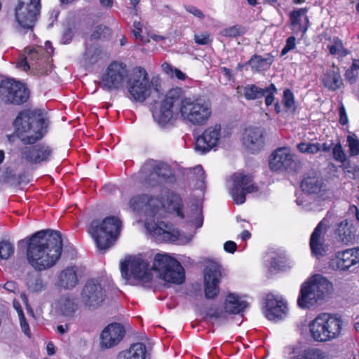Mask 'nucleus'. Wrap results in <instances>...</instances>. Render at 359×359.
I'll return each instance as SVG.
<instances>
[{"label": "nucleus", "mask_w": 359, "mask_h": 359, "mask_svg": "<svg viewBox=\"0 0 359 359\" xmlns=\"http://www.w3.org/2000/svg\"><path fill=\"white\" fill-rule=\"evenodd\" d=\"M269 168L276 172H292L296 170L297 162L287 147L276 149L271 155Z\"/></svg>", "instance_id": "15"}, {"label": "nucleus", "mask_w": 359, "mask_h": 359, "mask_svg": "<svg viewBox=\"0 0 359 359\" xmlns=\"http://www.w3.org/2000/svg\"><path fill=\"white\" fill-rule=\"evenodd\" d=\"M151 269L158 271L160 278L167 283L180 285L184 282V268L175 258L166 253L156 254L151 268L140 257H129L121 263V274L126 279L133 278L149 283L152 279Z\"/></svg>", "instance_id": "1"}, {"label": "nucleus", "mask_w": 359, "mask_h": 359, "mask_svg": "<svg viewBox=\"0 0 359 359\" xmlns=\"http://www.w3.org/2000/svg\"><path fill=\"white\" fill-rule=\"evenodd\" d=\"M283 103L287 109H292L294 105V97L290 89L283 91Z\"/></svg>", "instance_id": "47"}, {"label": "nucleus", "mask_w": 359, "mask_h": 359, "mask_svg": "<svg viewBox=\"0 0 359 359\" xmlns=\"http://www.w3.org/2000/svg\"><path fill=\"white\" fill-rule=\"evenodd\" d=\"M171 171L169 167L165 164H158L154 167L152 175H156L158 177L163 179L169 177Z\"/></svg>", "instance_id": "45"}, {"label": "nucleus", "mask_w": 359, "mask_h": 359, "mask_svg": "<svg viewBox=\"0 0 359 359\" xmlns=\"http://www.w3.org/2000/svg\"><path fill=\"white\" fill-rule=\"evenodd\" d=\"M18 138L24 144H33L46 133L48 120L39 110H25L13 121Z\"/></svg>", "instance_id": "3"}, {"label": "nucleus", "mask_w": 359, "mask_h": 359, "mask_svg": "<svg viewBox=\"0 0 359 359\" xmlns=\"http://www.w3.org/2000/svg\"><path fill=\"white\" fill-rule=\"evenodd\" d=\"M194 41L198 45H208L212 42L210 35L208 32L196 34Z\"/></svg>", "instance_id": "49"}, {"label": "nucleus", "mask_w": 359, "mask_h": 359, "mask_svg": "<svg viewBox=\"0 0 359 359\" xmlns=\"http://www.w3.org/2000/svg\"><path fill=\"white\" fill-rule=\"evenodd\" d=\"M145 227L156 239L160 241L175 242L178 240L180 236L177 229H173L171 225L163 222H147Z\"/></svg>", "instance_id": "20"}, {"label": "nucleus", "mask_w": 359, "mask_h": 359, "mask_svg": "<svg viewBox=\"0 0 359 359\" xmlns=\"http://www.w3.org/2000/svg\"><path fill=\"white\" fill-rule=\"evenodd\" d=\"M221 278L220 264L209 262L204 271L205 295L207 299H213L217 296Z\"/></svg>", "instance_id": "16"}, {"label": "nucleus", "mask_w": 359, "mask_h": 359, "mask_svg": "<svg viewBox=\"0 0 359 359\" xmlns=\"http://www.w3.org/2000/svg\"><path fill=\"white\" fill-rule=\"evenodd\" d=\"M128 76L126 65L114 61L101 74L98 86L106 91L118 90L124 87Z\"/></svg>", "instance_id": "8"}, {"label": "nucleus", "mask_w": 359, "mask_h": 359, "mask_svg": "<svg viewBox=\"0 0 359 359\" xmlns=\"http://www.w3.org/2000/svg\"><path fill=\"white\" fill-rule=\"evenodd\" d=\"M78 309L76 299L71 296H62L56 302L57 313L67 319L73 318Z\"/></svg>", "instance_id": "29"}, {"label": "nucleus", "mask_w": 359, "mask_h": 359, "mask_svg": "<svg viewBox=\"0 0 359 359\" xmlns=\"http://www.w3.org/2000/svg\"><path fill=\"white\" fill-rule=\"evenodd\" d=\"M111 35V29L103 25H97L95 27L93 33L90 35L91 40H102L108 39Z\"/></svg>", "instance_id": "38"}, {"label": "nucleus", "mask_w": 359, "mask_h": 359, "mask_svg": "<svg viewBox=\"0 0 359 359\" xmlns=\"http://www.w3.org/2000/svg\"><path fill=\"white\" fill-rule=\"evenodd\" d=\"M157 11L162 15L168 16L173 12V10L168 5L161 4L157 6Z\"/></svg>", "instance_id": "54"}, {"label": "nucleus", "mask_w": 359, "mask_h": 359, "mask_svg": "<svg viewBox=\"0 0 359 359\" xmlns=\"http://www.w3.org/2000/svg\"><path fill=\"white\" fill-rule=\"evenodd\" d=\"M25 52L29 62L33 63V62L39 60L41 55L40 52H42V50L39 48H27L25 49Z\"/></svg>", "instance_id": "50"}, {"label": "nucleus", "mask_w": 359, "mask_h": 359, "mask_svg": "<svg viewBox=\"0 0 359 359\" xmlns=\"http://www.w3.org/2000/svg\"><path fill=\"white\" fill-rule=\"evenodd\" d=\"M222 35L226 37H236L243 33L241 26L235 25L222 30Z\"/></svg>", "instance_id": "48"}, {"label": "nucleus", "mask_w": 359, "mask_h": 359, "mask_svg": "<svg viewBox=\"0 0 359 359\" xmlns=\"http://www.w3.org/2000/svg\"><path fill=\"white\" fill-rule=\"evenodd\" d=\"M100 50L94 47H86L83 60L86 65H93L98 61Z\"/></svg>", "instance_id": "41"}, {"label": "nucleus", "mask_w": 359, "mask_h": 359, "mask_svg": "<svg viewBox=\"0 0 359 359\" xmlns=\"http://www.w3.org/2000/svg\"><path fill=\"white\" fill-rule=\"evenodd\" d=\"M296 39L294 36H290L286 40V44L281 50V56L287 53L290 50H293L296 46Z\"/></svg>", "instance_id": "52"}, {"label": "nucleus", "mask_w": 359, "mask_h": 359, "mask_svg": "<svg viewBox=\"0 0 359 359\" xmlns=\"http://www.w3.org/2000/svg\"><path fill=\"white\" fill-rule=\"evenodd\" d=\"M237 248V245L233 241H226L224 245V249L226 252L229 253H233Z\"/></svg>", "instance_id": "57"}, {"label": "nucleus", "mask_w": 359, "mask_h": 359, "mask_svg": "<svg viewBox=\"0 0 359 359\" xmlns=\"http://www.w3.org/2000/svg\"><path fill=\"white\" fill-rule=\"evenodd\" d=\"M232 180L233 186L230 189V194L236 204H243L245 201L247 194L258 191V187L253 183L251 175L236 172L232 176Z\"/></svg>", "instance_id": "12"}, {"label": "nucleus", "mask_w": 359, "mask_h": 359, "mask_svg": "<svg viewBox=\"0 0 359 359\" xmlns=\"http://www.w3.org/2000/svg\"><path fill=\"white\" fill-rule=\"evenodd\" d=\"M307 9L299 8L296 11H293L290 13V21L291 24L294 26L301 27L302 20H304L306 22H309V18L306 16Z\"/></svg>", "instance_id": "39"}, {"label": "nucleus", "mask_w": 359, "mask_h": 359, "mask_svg": "<svg viewBox=\"0 0 359 359\" xmlns=\"http://www.w3.org/2000/svg\"><path fill=\"white\" fill-rule=\"evenodd\" d=\"M141 0H130V8L133 11L134 15H138V4Z\"/></svg>", "instance_id": "64"}, {"label": "nucleus", "mask_w": 359, "mask_h": 359, "mask_svg": "<svg viewBox=\"0 0 359 359\" xmlns=\"http://www.w3.org/2000/svg\"><path fill=\"white\" fill-rule=\"evenodd\" d=\"M356 229L353 223L348 219H344L336 225L334 235L337 241L346 245L353 243L355 239Z\"/></svg>", "instance_id": "28"}, {"label": "nucleus", "mask_w": 359, "mask_h": 359, "mask_svg": "<svg viewBox=\"0 0 359 359\" xmlns=\"http://www.w3.org/2000/svg\"><path fill=\"white\" fill-rule=\"evenodd\" d=\"M323 83L330 90H336L339 88L343 83V81L339 69L333 67L327 70L323 77Z\"/></svg>", "instance_id": "32"}, {"label": "nucleus", "mask_w": 359, "mask_h": 359, "mask_svg": "<svg viewBox=\"0 0 359 359\" xmlns=\"http://www.w3.org/2000/svg\"><path fill=\"white\" fill-rule=\"evenodd\" d=\"M18 317H19L20 323V326H21L22 332L27 336L30 337L31 332H30L29 326V324L25 317V315L23 314L22 316H20Z\"/></svg>", "instance_id": "53"}, {"label": "nucleus", "mask_w": 359, "mask_h": 359, "mask_svg": "<svg viewBox=\"0 0 359 359\" xmlns=\"http://www.w3.org/2000/svg\"><path fill=\"white\" fill-rule=\"evenodd\" d=\"M161 205L158 198L149 195H139L133 197L130 206L135 211H144L147 214L155 215Z\"/></svg>", "instance_id": "24"}, {"label": "nucleus", "mask_w": 359, "mask_h": 359, "mask_svg": "<svg viewBox=\"0 0 359 359\" xmlns=\"http://www.w3.org/2000/svg\"><path fill=\"white\" fill-rule=\"evenodd\" d=\"M273 62V56L266 54L264 57L259 55H254L248 62L253 72H259L269 68Z\"/></svg>", "instance_id": "33"}, {"label": "nucleus", "mask_w": 359, "mask_h": 359, "mask_svg": "<svg viewBox=\"0 0 359 359\" xmlns=\"http://www.w3.org/2000/svg\"><path fill=\"white\" fill-rule=\"evenodd\" d=\"M339 116H340L339 121H340L341 124H342V125L346 124L348 123V118H347L345 108L343 104H341L339 107Z\"/></svg>", "instance_id": "58"}, {"label": "nucleus", "mask_w": 359, "mask_h": 359, "mask_svg": "<svg viewBox=\"0 0 359 359\" xmlns=\"http://www.w3.org/2000/svg\"><path fill=\"white\" fill-rule=\"evenodd\" d=\"M327 48L331 55L346 56L349 54V51L344 47L341 40L338 37L333 38L332 44L328 45Z\"/></svg>", "instance_id": "37"}, {"label": "nucleus", "mask_w": 359, "mask_h": 359, "mask_svg": "<svg viewBox=\"0 0 359 359\" xmlns=\"http://www.w3.org/2000/svg\"><path fill=\"white\" fill-rule=\"evenodd\" d=\"M301 187L303 191L309 194H318L323 190V182L320 176L312 172L302 180Z\"/></svg>", "instance_id": "30"}, {"label": "nucleus", "mask_w": 359, "mask_h": 359, "mask_svg": "<svg viewBox=\"0 0 359 359\" xmlns=\"http://www.w3.org/2000/svg\"><path fill=\"white\" fill-rule=\"evenodd\" d=\"M180 114L187 123L194 126L205 125L212 116V104L203 96H182L179 101Z\"/></svg>", "instance_id": "4"}, {"label": "nucleus", "mask_w": 359, "mask_h": 359, "mask_svg": "<svg viewBox=\"0 0 359 359\" xmlns=\"http://www.w3.org/2000/svg\"><path fill=\"white\" fill-rule=\"evenodd\" d=\"M327 228L325 220L323 219L318 223L311 236L309 245L311 253L317 258L324 256L326 252L325 235Z\"/></svg>", "instance_id": "22"}, {"label": "nucleus", "mask_w": 359, "mask_h": 359, "mask_svg": "<svg viewBox=\"0 0 359 359\" xmlns=\"http://www.w3.org/2000/svg\"><path fill=\"white\" fill-rule=\"evenodd\" d=\"M208 316L211 318H215L217 320H225L226 319V312H223L222 310H216L212 313H209Z\"/></svg>", "instance_id": "56"}, {"label": "nucleus", "mask_w": 359, "mask_h": 359, "mask_svg": "<svg viewBox=\"0 0 359 359\" xmlns=\"http://www.w3.org/2000/svg\"><path fill=\"white\" fill-rule=\"evenodd\" d=\"M106 298V291L96 279H90L85 284L81 292V300L88 307L96 309Z\"/></svg>", "instance_id": "14"}, {"label": "nucleus", "mask_w": 359, "mask_h": 359, "mask_svg": "<svg viewBox=\"0 0 359 359\" xmlns=\"http://www.w3.org/2000/svg\"><path fill=\"white\" fill-rule=\"evenodd\" d=\"M52 149L46 144L25 147L22 151V158L33 164L48 161L52 156Z\"/></svg>", "instance_id": "23"}, {"label": "nucleus", "mask_w": 359, "mask_h": 359, "mask_svg": "<svg viewBox=\"0 0 359 359\" xmlns=\"http://www.w3.org/2000/svg\"><path fill=\"white\" fill-rule=\"evenodd\" d=\"M121 229V222L115 217H107L102 222L93 220L88 227V232L94 239L100 250H107L117 240Z\"/></svg>", "instance_id": "7"}, {"label": "nucleus", "mask_w": 359, "mask_h": 359, "mask_svg": "<svg viewBox=\"0 0 359 359\" xmlns=\"http://www.w3.org/2000/svg\"><path fill=\"white\" fill-rule=\"evenodd\" d=\"M332 290L331 282L322 275L316 274L302 285L297 304L302 309H310L329 295Z\"/></svg>", "instance_id": "5"}, {"label": "nucleus", "mask_w": 359, "mask_h": 359, "mask_svg": "<svg viewBox=\"0 0 359 359\" xmlns=\"http://www.w3.org/2000/svg\"><path fill=\"white\" fill-rule=\"evenodd\" d=\"M34 63H30L29 61L28 60L27 56H25L24 58L21 59L17 64V67H19V68H21L22 70L24 71H27L28 69H29L31 67L32 68H35V70H36V74L38 75V76H42V75H45V74H47V72L48 70L46 69H43V68H41V64H39L38 66H36V67H34Z\"/></svg>", "instance_id": "40"}, {"label": "nucleus", "mask_w": 359, "mask_h": 359, "mask_svg": "<svg viewBox=\"0 0 359 359\" xmlns=\"http://www.w3.org/2000/svg\"><path fill=\"white\" fill-rule=\"evenodd\" d=\"M297 147L301 153L307 154H316L320 149L318 143L315 144L311 142H301L297 144Z\"/></svg>", "instance_id": "43"}, {"label": "nucleus", "mask_w": 359, "mask_h": 359, "mask_svg": "<svg viewBox=\"0 0 359 359\" xmlns=\"http://www.w3.org/2000/svg\"><path fill=\"white\" fill-rule=\"evenodd\" d=\"M26 259L35 271L41 272L55 266L60 259L62 240L59 231L42 230L27 238Z\"/></svg>", "instance_id": "2"}, {"label": "nucleus", "mask_w": 359, "mask_h": 359, "mask_svg": "<svg viewBox=\"0 0 359 359\" xmlns=\"http://www.w3.org/2000/svg\"><path fill=\"white\" fill-rule=\"evenodd\" d=\"M142 32V24L140 21H134L132 33L136 41H144V37L141 35Z\"/></svg>", "instance_id": "51"}, {"label": "nucleus", "mask_w": 359, "mask_h": 359, "mask_svg": "<svg viewBox=\"0 0 359 359\" xmlns=\"http://www.w3.org/2000/svg\"><path fill=\"white\" fill-rule=\"evenodd\" d=\"M81 276L82 271L79 266H68L60 272L58 276L57 285L66 290L73 289L79 284Z\"/></svg>", "instance_id": "27"}, {"label": "nucleus", "mask_w": 359, "mask_h": 359, "mask_svg": "<svg viewBox=\"0 0 359 359\" xmlns=\"http://www.w3.org/2000/svg\"><path fill=\"white\" fill-rule=\"evenodd\" d=\"M248 306V303L235 294L229 293L226 297L224 302L226 313H240L244 311Z\"/></svg>", "instance_id": "31"}, {"label": "nucleus", "mask_w": 359, "mask_h": 359, "mask_svg": "<svg viewBox=\"0 0 359 359\" xmlns=\"http://www.w3.org/2000/svg\"><path fill=\"white\" fill-rule=\"evenodd\" d=\"M332 155L335 161L344 163L346 160V155L340 143L334 145L332 149Z\"/></svg>", "instance_id": "46"}, {"label": "nucleus", "mask_w": 359, "mask_h": 359, "mask_svg": "<svg viewBox=\"0 0 359 359\" xmlns=\"http://www.w3.org/2000/svg\"><path fill=\"white\" fill-rule=\"evenodd\" d=\"M194 173L198 176V180L203 182L205 179V172L203 167L201 165L196 166L194 168Z\"/></svg>", "instance_id": "61"}, {"label": "nucleus", "mask_w": 359, "mask_h": 359, "mask_svg": "<svg viewBox=\"0 0 359 359\" xmlns=\"http://www.w3.org/2000/svg\"><path fill=\"white\" fill-rule=\"evenodd\" d=\"M222 136V126L215 124L207 128L196 140L195 149L201 154H205L216 147Z\"/></svg>", "instance_id": "17"}, {"label": "nucleus", "mask_w": 359, "mask_h": 359, "mask_svg": "<svg viewBox=\"0 0 359 359\" xmlns=\"http://www.w3.org/2000/svg\"><path fill=\"white\" fill-rule=\"evenodd\" d=\"M124 329L118 323H112L106 327L100 335L102 347L111 348L118 344L124 336Z\"/></svg>", "instance_id": "25"}, {"label": "nucleus", "mask_w": 359, "mask_h": 359, "mask_svg": "<svg viewBox=\"0 0 359 359\" xmlns=\"http://www.w3.org/2000/svg\"><path fill=\"white\" fill-rule=\"evenodd\" d=\"M346 142L350 155L352 156L359 155V138L355 134H349Z\"/></svg>", "instance_id": "42"}, {"label": "nucleus", "mask_w": 359, "mask_h": 359, "mask_svg": "<svg viewBox=\"0 0 359 359\" xmlns=\"http://www.w3.org/2000/svg\"><path fill=\"white\" fill-rule=\"evenodd\" d=\"M14 245L8 241H2L0 243V257L4 259H8L14 253Z\"/></svg>", "instance_id": "44"}, {"label": "nucleus", "mask_w": 359, "mask_h": 359, "mask_svg": "<svg viewBox=\"0 0 359 359\" xmlns=\"http://www.w3.org/2000/svg\"><path fill=\"white\" fill-rule=\"evenodd\" d=\"M70 329V324L66 323L65 325H59L57 327V332L60 334H65L68 332Z\"/></svg>", "instance_id": "63"}, {"label": "nucleus", "mask_w": 359, "mask_h": 359, "mask_svg": "<svg viewBox=\"0 0 359 359\" xmlns=\"http://www.w3.org/2000/svg\"><path fill=\"white\" fill-rule=\"evenodd\" d=\"M277 89L273 83L262 88L255 84H248L243 86L239 93H241L247 100H254L262 98L265 96V104L267 106L271 105L274 101V94Z\"/></svg>", "instance_id": "18"}, {"label": "nucleus", "mask_w": 359, "mask_h": 359, "mask_svg": "<svg viewBox=\"0 0 359 359\" xmlns=\"http://www.w3.org/2000/svg\"><path fill=\"white\" fill-rule=\"evenodd\" d=\"M128 92L132 99L144 101L151 94V84L148 74L143 68L135 69L126 81Z\"/></svg>", "instance_id": "9"}, {"label": "nucleus", "mask_w": 359, "mask_h": 359, "mask_svg": "<svg viewBox=\"0 0 359 359\" xmlns=\"http://www.w3.org/2000/svg\"><path fill=\"white\" fill-rule=\"evenodd\" d=\"M40 0H20L15 11V20L24 29H32L40 11Z\"/></svg>", "instance_id": "10"}, {"label": "nucleus", "mask_w": 359, "mask_h": 359, "mask_svg": "<svg viewBox=\"0 0 359 359\" xmlns=\"http://www.w3.org/2000/svg\"><path fill=\"white\" fill-rule=\"evenodd\" d=\"M183 90L180 88L170 89L162 101L160 109L153 112L154 120L161 126L168 123L172 117V107L179 102L183 95Z\"/></svg>", "instance_id": "13"}, {"label": "nucleus", "mask_w": 359, "mask_h": 359, "mask_svg": "<svg viewBox=\"0 0 359 359\" xmlns=\"http://www.w3.org/2000/svg\"><path fill=\"white\" fill-rule=\"evenodd\" d=\"M325 353L319 348H304L295 355L292 356L290 359H325Z\"/></svg>", "instance_id": "36"}, {"label": "nucleus", "mask_w": 359, "mask_h": 359, "mask_svg": "<svg viewBox=\"0 0 359 359\" xmlns=\"http://www.w3.org/2000/svg\"><path fill=\"white\" fill-rule=\"evenodd\" d=\"M242 142L252 152L259 151L265 144L264 130L255 126L245 128L242 135Z\"/></svg>", "instance_id": "19"}, {"label": "nucleus", "mask_w": 359, "mask_h": 359, "mask_svg": "<svg viewBox=\"0 0 359 359\" xmlns=\"http://www.w3.org/2000/svg\"><path fill=\"white\" fill-rule=\"evenodd\" d=\"M185 8L187 12L193 14L196 17H198L199 18H204V15L202 13V11L194 6H191V5L186 6Z\"/></svg>", "instance_id": "55"}, {"label": "nucleus", "mask_w": 359, "mask_h": 359, "mask_svg": "<svg viewBox=\"0 0 359 359\" xmlns=\"http://www.w3.org/2000/svg\"><path fill=\"white\" fill-rule=\"evenodd\" d=\"M358 75V74L357 72H355L351 69H349L346 72L345 77L350 82H353L355 80Z\"/></svg>", "instance_id": "59"}, {"label": "nucleus", "mask_w": 359, "mask_h": 359, "mask_svg": "<svg viewBox=\"0 0 359 359\" xmlns=\"http://www.w3.org/2000/svg\"><path fill=\"white\" fill-rule=\"evenodd\" d=\"M265 308L266 317L270 320H280L287 315L286 304L282 300H278L273 294L266 295Z\"/></svg>", "instance_id": "26"}, {"label": "nucleus", "mask_w": 359, "mask_h": 359, "mask_svg": "<svg viewBox=\"0 0 359 359\" xmlns=\"http://www.w3.org/2000/svg\"><path fill=\"white\" fill-rule=\"evenodd\" d=\"M29 97L24 84L13 80L3 81L0 85V98L6 104H20Z\"/></svg>", "instance_id": "11"}, {"label": "nucleus", "mask_w": 359, "mask_h": 359, "mask_svg": "<svg viewBox=\"0 0 359 359\" xmlns=\"http://www.w3.org/2000/svg\"><path fill=\"white\" fill-rule=\"evenodd\" d=\"M4 288L11 292H15L18 290V285L13 281H8L4 284Z\"/></svg>", "instance_id": "62"}, {"label": "nucleus", "mask_w": 359, "mask_h": 359, "mask_svg": "<svg viewBox=\"0 0 359 359\" xmlns=\"http://www.w3.org/2000/svg\"><path fill=\"white\" fill-rule=\"evenodd\" d=\"M163 71L169 76L173 77V71L175 68H173L170 64L167 62H164L161 65Z\"/></svg>", "instance_id": "60"}, {"label": "nucleus", "mask_w": 359, "mask_h": 359, "mask_svg": "<svg viewBox=\"0 0 359 359\" xmlns=\"http://www.w3.org/2000/svg\"><path fill=\"white\" fill-rule=\"evenodd\" d=\"M146 347L142 343L131 345L128 350L121 352L118 359H145Z\"/></svg>", "instance_id": "34"}, {"label": "nucleus", "mask_w": 359, "mask_h": 359, "mask_svg": "<svg viewBox=\"0 0 359 359\" xmlns=\"http://www.w3.org/2000/svg\"><path fill=\"white\" fill-rule=\"evenodd\" d=\"M26 285L28 290L33 293L40 292L46 288V284L43 283L41 276L34 272L27 273Z\"/></svg>", "instance_id": "35"}, {"label": "nucleus", "mask_w": 359, "mask_h": 359, "mask_svg": "<svg viewBox=\"0 0 359 359\" xmlns=\"http://www.w3.org/2000/svg\"><path fill=\"white\" fill-rule=\"evenodd\" d=\"M309 328L311 337L315 341H331L341 336L343 320L337 316L323 313L310 322Z\"/></svg>", "instance_id": "6"}, {"label": "nucleus", "mask_w": 359, "mask_h": 359, "mask_svg": "<svg viewBox=\"0 0 359 359\" xmlns=\"http://www.w3.org/2000/svg\"><path fill=\"white\" fill-rule=\"evenodd\" d=\"M358 262L359 249L351 248L336 252L330 262V266L334 269L345 271Z\"/></svg>", "instance_id": "21"}]
</instances>
